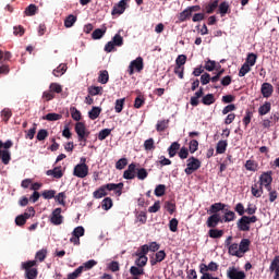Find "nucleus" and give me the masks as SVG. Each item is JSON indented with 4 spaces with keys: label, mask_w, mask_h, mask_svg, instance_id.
<instances>
[{
    "label": "nucleus",
    "mask_w": 279,
    "mask_h": 279,
    "mask_svg": "<svg viewBox=\"0 0 279 279\" xmlns=\"http://www.w3.org/2000/svg\"><path fill=\"white\" fill-rule=\"evenodd\" d=\"M123 182L120 183H107L101 185L98 190L93 193V197L95 199H101V197H106L108 195V191H114L118 197L123 195Z\"/></svg>",
    "instance_id": "f257e3e1"
},
{
    "label": "nucleus",
    "mask_w": 279,
    "mask_h": 279,
    "mask_svg": "<svg viewBox=\"0 0 279 279\" xmlns=\"http://www.w3.org/2000/svg\"><path fill=\"white\" fill-rule=\"evenodd\" d=\"M74 130L77 134L78 142L84 143L83 147H86V141H88V136H90V131L86 129V124L84 122H77Z\"/></svg>",
    "instance_id": "f03ea898"
},
{
    "label": "nucleus",
    "mask_w": 279,
    "mask_h": 279,
    "mask_svg": "<svg viewBox=\"0 0 279 279\" xmlns=\"http://www.w3.org/2000/svg\"><path fill=\"white\" fill-rule=\"evenodd\" d=\"M256 221H258V217L256 216H242L236 222L238 230L240 232H250V225L256 223Z\"/></svg>",
    "instance_id": "7ed1b4c3"
},
{
    "label": "nucleus",
    "mask_w": 279,
    "mask_h": 279,
    "mask_svg": "<svg viewBox=\"0 0 279 279\" xmlns=\"http://www.w3.org/2000/svg\"><path fill=\"white\" fill-rule=\"evenodd\" d=\"M36 267V260H27L22 263V269L25 270V277L27 279L38 278V268Z\"/></svg>",
    "instance_id": "20e7f679"
},
{
    "label": "nucleus",
    "mask_w": 279,
    "mask_h": 279,
    "mask_svg": "<svg viewBox=\"0 0 279 279\" xmlns=\"http://www.w3.org/2000/svg\"><path fill=\"white\" fill-rule=\"evenodd\" d=\"M12 141H7L5 143L0 141V159L4 165H10V160H12V156L10 155V147H12Z\"/></svg>",
    "instance_id": "39448f33"
},
{
    "label": "nucleus",
    "mask_w": 279,
    "mask_h": 279,
    "mask_svg": "<svg viewBox=\"0 0 279 279\" xmlns=\"http://www.w3.org/2000/svg\"><path fill=\"white\" fill-rule=\"evenodd\" d=\"M202 167V161L195 157H190L187 159L186 168L184 169V172L186 175H193L195 171H197Z\"/></svg>",
    "instance_id": "423d86ee"
},
{
    "label": "nucleus",
    "mask_w": 279,
    "mask_h": 279,
    "mask_svg": "<svg viewBox=\"0 0 279 279\" xmlns=\"http://www.w3.org/2000/svg\"><path fill=\"white\" fill-rule=\"evenodd\" d=\"M145 69V63L143 62V57H137L135 60L130 62V65L128 68L129 75H133L134 71L136 73H141Z\"/></svg>",
    "instance_id": "0eeeda50"
},
{
    "label": "nucleus",
    "mask_w": 279,
    "mask_h": 279,
    "mask_svg": "<svg viewBox=\"0 0 279 279\" xmlns=\"http://www.w3.org/2000/svg\"><path fill=\"white\" fill-rule=\"evenodd\" d=\"M227 278L229 279H245L247 276L245 271L239 270V268L231 266L227 269Z\"/></svg>",
    "instance_id": "6e6552de"
},
{
    "label": "nucleus",
    "mask_w": 279,
    "mask_h": 279,
    "mask_svg": "<svg viewBox=\"0 0 279 279\" xmlns=\"http://www.w3.org/2000/svg\"><path fill=\"white\" fill-rule=\"evenodd\" d=\"M63 221L64 217L62 216V208L58 207L52 211L50 222L53 226H62Z\"/></svg>",
    "instance_id": "1a4fd4ad"
},
{
    "label": "nucleus",
    "mask_w": 279,
    "mask_h": 279,
    "mask_svg": "<svg viewBox=\"0 0 279 279\" xmlns=\"http://www.w3.org/2000/svg\"><path fill=\"white\" fill-rule=\"evenodd\" d=\"M73 175H75V178H81V179L86 178V175H88V165L77 163L74 167Z\"/></svg>",
    "instance_id": "9d476101"
},
{
    "label": "nucleus",
    "mask_w": 279,
    "mask_h": 279,
    "mask_svg": "<svg viewBox=\"0 0 279 279\" xmlns=\"http://www.w3.org/2000/svg\"><path fill=\"white\" fill-rule=\"evenodd\" d=\"M219 223H223L221 215L219 214H211L206 221L207 228H215L216 226H219Z\"/></svg>",
    "instance_id": "9b49d317"
},
{
    "label": "nucleus",
    "mask_w": 279,
    "mask_h": 279,
    "mask_svg": "<svg viewBox=\"0 0 279 279\" xmlns=\"http://www.w3.org/2000/svg\"><path fill=\"white\" fill-rule=\"evenodd\" d=\"M136 163L132 162L128 166V169L123 172L124 180H134L136 178Z\"/></svg>",
    "instance_id": "f8f14e48"
},
{
    "label": "nucleus",
    "mask_w": 279,
    "mask_h": 279,
    "mask_svg": "<svg viewBox=\"0 0 279 279\" xmlns=\"http://www.w3.org/2000/svg\"><path fill=\"white\" fill-rule=\"evenodd\" d=\"M126 5H128L126 0H121L119 3H117L111 11L112 16H121V14L125 12Z\"/></svg>",
    "instance_id": "ddd939ff"
},
{
    "label": "nucleus",
    "mask_w": 279,
    "mask_h": 279,
    "mask_svg": "<svg viewBox=\"0 0 279 279\" xmlns=\"http://www.w3.org/2000/svg\"><path fill=\"white\" fill-rule=\"evenodd\" d=\"M274 172L271 171H267V172H263L259 177V186H265L267 184H271L274 182Z\"/></svg>",
    "instance_id": "4468645a"
},
{
    "label": "nucleus",
    "mask_w": 279,
    "mask_h": 279,
    "mask_svg": "<svg viewBox=\"0 0 279 279\" xmlns=\"http://www.w3.org/2000/svg\"><path fill=\"white\" fill-rule=\"evenodd\" d=\"M260 93L265 99H269L274 95V85L270 83H263L260 87Z\"/></svg>",
    "instance_id": "2eb2a0df"
},
{
    "label": "nucleus",
    "mask_w": 279,
    "mask_h": 279,
    "mask_svg": "<svg viewBox=\"0 0 279 279\" xmlns=\"http://www.w3.org/2000/svg\"><path fill=\"white\" fill-rule=\"evenodd\" d=\"M223 216L221 217L222 223H230L236 220V214L225 207Z\"/></svg>",
    "instance_id": "dca6fc26"
},
{
    "label": "nucleus",
    "mask_w": 279,
    "mask_h": 279,
    "mask_svg": "<svg viewBox=\"0 0 279 279\" xmlns=\"http://www.w3.org/2000/svg\"><path fill=\"white\" fill-rule=\"evenodd\" d=\"M226 208H230V206L223 203H215L209 207V213L210 215H219V213H221V210L223 213Z\"/></svg>",
    "instance_id": "f3484780"
},
{
    "label": "nucleus",
    "mask_w": 279,
    "mask_h": 279,
    "mask_svg": "<svg viewBox=\"0 0 279 279\" xmlns=\"http://www.w3.org/2000/svg\"><path fill=\"white\" fill-rule=\"evenodd\" d=\"M167 258V253L165 251H159L155 254V258H150L151 267L158 265V263H162Z\"/></svg>",
    "instance_id": "a211bd4d"
},
{
    "label": "nucleus",
    "mask_w": 279,
    "mask_h": 279,
    "mask_svg": "<svg viewBox=\"0 0 279 279\" xmlns=\"http://www.w3.org/2000/svg\"><path fill=\"white\" fill-rule=\"evenodd\" d=\"M201 97H204V87H199V89L194 94V96L191 97V106H193L194 108L199 106Z\"/></svg>",
    "instance_id": "6ab92c4d"
},
{
    "label": "nucleus",
    "mask_w": 279,
    "mask_h": 279,
    "mask_svg": "<svg viewBox=\"0 0 279 279\" xmlns=\"http://www.w3.org/2000/svg\"><path fill=\"white\" fill-rule=\"evenodd\" d=\"M46 175H52L56 180H60L64 175V172H62V167H56L52 170H47Z\"/></svg>",
    "instance_id": "aec40b11"
},
{
    "label": "nucleus",
    "mask_w": 279,
    "mask_h": 279,
    "mask_svg": "<svg viewBox=\"0 0 279 279\" xmlns=\"http://www.w3.org/2000/svg\"><path fill=\"white\" fill-rule=\"evenodd\" d=\"M250 239H242L239 244L240 254H245L246 252H250V245H251Z\"/></svg>",
    "instance_id": "412c9836"
},
{
    "label": "nucleus",
    "mask_w": 279,
    "mask_h": 279,
    "mask_svg": "<svg viewBox=\"0 0 279 279\" xmlns=\"http://www.w3.org/2000/svg\"><path fill=\"white\" fill-rule=\"evenodd\" d=\"M106 32H108L107 27L96 28L92 34L93 40H100V38H104V36H106Z\"/></svg>",
    "instance_id": "4be33fe9"
},
{
    "label": "nucleus",
    "mask_w": 279,
    "mask_h": 279,
    "mask_svg": "<svg viewBox=\"0 0 279 279\" xmlns=\"http://www.w3.org/2000/svg\"><path fill=\"white\" fill-rule=\"evenodd\" d=\"M269 112H271V102L269 101H266L258 108L259 117H265V114H269Z\"/></svg>",
    "instance_id": "5701e85b"
},
{
    "label": "nucleus",
    "mask_w": 279,
    "mask_h": 279,
    "mask_svg": "<svg viewBox=\"0 0 279 279\" xmlns=\"http://www.w3.org/2000/svg\"><path fill=\"white\" fill-rule=\"evenodd\" d=\"M147 254H149V245L144 244L137 251L135 252V256L142 257V258H147Z\"/></svg>",
    "instance_id": "b1692460"
},
{
    "label": "nucleus",
    "mask_w": 279,
    "mask_h": 279,
    "mask_svg": "<svg viewBox=\"0 0 279 279\" xmlns=\"http://www.w3.org/2000/svg\"><path fill=\"white\" fill-rule=\"evenodd\" d=\"M244 167L246 171H253V173H256V171H258V162L252 159L246 160Z\"/></svg>",
    "instance_id": "393cba45"
},
{
    "label": "nucleus",
    "mask_w": 279,
    "mask_h": 279,
    "mask_svg": "<svg viewBox=\"0 0 279 279\" xmlns=\"http://www.w3.org/2000/svg\"><path fill=\"white\" fill-rule=\"evenodd\" d=\"M251 193L253 197H263L264 191L262 185H258V183L253 184L251 187Z\"/></svg>",
    "instance_id": "a878e982"
},
{
    "label": "nucleus",
    "mask_w": 279,
    "mask_h": 279,
    "mask_svg": "<svg viewBox=\"0 0 279 279\" xmlns=\"http://www.w3.org/2000/svg\"><path fill=\"white\" fill-rule=\"evenodd\" d=\"M178 151H180V143L173 142L168 148L169 157L174 158Z\"/></svg>",
    "instance_id": "bb28decb"
},
{
    "label": "nucleus",
    "mask_w": 279,
    "mask_h": 279,
    "mask_svg": "<svg viewBox=\"0 0 279 279\" xmlns=\"http://www.w3.org/2000/svg\"><path fill=\"white\" fill-rule=\"evenodd\" d=\"M48 251L47 248H41L35 254L36 263H45V258H47Z\"/></svg>",
    "instance_id": "cd10ccee"
},
{
    "label": "nucleus",
    "mask_w": 279,
    "mask_h": 279,
    "mask_svg": "<svg viewBox=\"0 0 279 279\" xmlns=\"http://www.w3.org/2000/svg\"><path fill=\"white\" fill-rule=\"evenodd\" d=\"M66 73V64L61 63L59 66H57L53 71L52 74L54 77H62Z\"/></svg>",
    "instance_id": "c85d7f7f"
},
{
    "label": "nucleus",
    "mask_w": 279,
    "mask_h": 279,
    "mask_svg": "<svg viewBox=\"0 0 279 279\" xmlns=\"http://www.w3.org/2000/svg\"><path fill=\"white\" fill-rule=\"evenodd\" d=\"M228 250L231 256H236L238 258H241V256H243L241 255V251L239 250V244L236 243L229 245Z\"/></svg>",
    "instance_id": "c756f323"
},
{
    "label": "nucleus",
    "mask_w": 279,
    "mask_h": 279,
    "mask_svg": "<svg viewBox=\"0 0 279 279\" xmlns=\"http://www.w3.org/2000/svg\"><path fill=\"white\" fill-rule=\"evenodd\" d=\"M226 149H228V141L226 140L219 141L216 146V153L226 154Z\"/></svg>",
    "instance_id": "7c9ffc66"
},
{
    "label": "nucleus",
    "mask_w": 279,
    "mask_h": 279,
    "mask_svg": "<svg viewBox=\"0 0 279 279\" xmlns=\"http://www.w3.org/2000/svg\"><path fill=\"white\" fill-rule=\"evenodd\" d=\"M191 16H193L191 14V12L189 11V9L186 8L185 10H183L179 15H178V22L177 23H184L185 21H189V19H191Z\"/></svg>",
    "instance_id": "2f4dec72"
},
{
    "label": "nucleus",
    "mask_w": 279,
    "mask_h": 279,
    "mask_svg": "<svg viewBox=\"0 0 279 279\" xmlns=\"http://www.w3.org/2000/svg\"><path fill=\"white\" fill-rule=\"evenodd\" d=\"M218 10L221 16H226L228 12H230V3H228V1L221 2L218 7Z\"/></svg>",
    "instance_id": "473e14b6"
},
{
    "label": "nucleus",
    "mask_w": 279,
    "mask_h": 279,
    "mask_svg": "<svg viewBox=\"0 0 279 279\" xmlns=\"http://www.w3.org/2000/svg\"><path fill=\"white\" fill-rule=\"evenodd\" d=\"M208 236L210 239H221L223 236V230L213 228L208 231Z\"/></svg>",
    "instance_id": "72a5a7b5"
},
{
    "label": "nucleus",
    "mask_w": 279,
    "mask_h": 279,
    "mask_svg": "<svg viewBox=\"0 0 279 279\" xmlns=\"http://www.w3.org/2000/svg\"><path fill=\"white\" fill-rule=\"evenodd\" d=\"M100 114H101V108L99 107H93L92 110L88 112V117L92 121H95V119H99Z\"/></svg>",
    "instance_id": "f704fd0d"
},
{
    "label": "nucleus",
    "mask_w": 279,
    "mask_h": 279,
    "mask_svg": "<svg viewBox=\"0 0 279 279\" xmlns=\"http://www.w3.org/2000/svg\"><path fill=\"white\" fill-rule=\"evenodd\" d=\"M75 23H77V16L70 14L65 17L64 20V27H73V25H75Z\"/></svg>",
    "instance_id": "c9c22d12"
},
{
    "label": "nucleus",
    "mask_w": 279,
    "mask_h": 279,
    "mask_svg": "<svg viewBox=\"0 0 279 279\" xmlns=\"http://www.w3.org/2000/svg\"><path fill=\"white\" fill-rule=\"evenodd\" d=\"M215 101H216L215 95L213 94H207L202 98V104H204V106H213Z\"/></svg>",
    "instance_id": "e433bc0d"
},
{
    "label": "nucleus",
    "mask_w": 279,
    "mask_h": 279,
    "mask_svg": "<svg viewBox=\"0 0 279 279\" xmlns=\"http://www.w3.org/2000/svg\"><path fill=\"white\" fill-rule=\"evenodd\" d=\"M169 128V120H159L156 124L157 132H165Z\"/></svg>",
    "instance_id": "4c0bfd02"
},
{
    "label": "nucleus",
    "mask_w": 279,
    "mask_h": 279,
    "mask_svg": "<svg viewBox=\"0 0 279 279\" xmlns=\"http://www.w3.org/2000/svg\"><path fill=\"white\" fill-rule=\"evenodd\" d=\"M1 119H2V121H4V123H8V121H10V119H12V110L10 108H4L1 111Z\"/></svg>",
    "instance_id": "58836bf2"
},
{
    "label": "nucleus",
    "mask_w": 279,
    "mask_h": 279,
    "mask_svg": "<svg viewBox=\"0 0 279 279\" xmlns=\"http://www.w3.org/2000/svg\"><path fill=\"white\" fill-rule=\"evenodd\" d=\"M36 12H38V7H36V4H29L25 9L24 14H26V16H36Z\"/></svg>",
    "instance_id": "ea45409f"
},
{
    "label": "nucleus",
    "mask_w": 279,
    "mask_h": 279,
    "mask_svg": "<svg viewBox=\"0 0 279 279\" xmlns=\"http://www.w3.org/2000/svg\"><path fill=\"white\" fill-rule=\"evenodd\" d=\"M144 149L146 151H154V149H156V144L154 142V138H148L144 142Z\"/></svg>",
    "instance_id": "a19ab883"
},
{
    "label": "nucleus",
    "mask_w": 279,
    "mask_h": 279,
    "mask_svg": "<svg viewBox=\"0 0 279 279\" xmlns=\"http://www.w3.org/2000/svg\"><path fill=\"white\" fill-rule=\"evenodd\" d=\"M102 90H104V87L89 86L88 87V95H90V97H95L96 95H101Z\"/></svg>",
    "instance_id": "79ce46f5"
},
{
    "label": "nucleus",
    "mask_w": 279,
    "mask_h": 279,
    "mask_svg": "<svg viewBox=\"0 0 279 279\" xmlns=\"http://www.w3.org/2000/svg\"><path fill=\"white\" fill-rule=\"evenodd\" d=\"M219 8V0H214L213 2H210L209 4H207L205 7L206 13L207 14H213V12H215V9Z\"/></svg>",
    "instance_id": "37998d69"
},
{
    "label": "nucleus",
    "mask_w": 279,
    "mask_h": 279,
    "mask_svg": "<svg viewBox=\"0 0 279 279\" xmlns=\"http://www.w3.org/2000/svg\"><path fill=\"white\" fill-rule=\"evenodd\" d=\"M62 119V114L59 113H48L43 117L44 121H60Z\"/></svg>",
    "instance_id": "c03bdc74"
},
{
    "label": "nucleus",
    "mask_w": 279,
    "mask_h": 279,
    "mask_svg": "<svg viewBox=\"0 0 279 279\" xmlns=\"http://www.w3.org/2000/svg\"><path fill=\"white\" fill-rule=\"evenodd\" d=\"M83 271H84V266H80L73 272H70L68 275V279H77V278H80V276H82Z\"/></svg>",
    "instance_id": "a18cd8bd"
},
{
    "label": "nucleus",
    "mask_w": 279,
    "mask_h": 279,
    "mask_svg": "<svg viewBox=\"0 0 279 279\" xmlns=\"http://www.w3.org/2000/svg\"><path fill=\"white\" fill-rule=\"evenodd\" d=\"M257 59L258 57L254 52H251L247 54L246 61L244 62V64H248V66H254V64H256Z\"/></svg>",
    "instance_id": "49530a36"
},
{
    "label": "nucleus",
    "mask_w": 279,
    "mask_h": 279,
    "mask_svg": "<svg viewBox=\"0 0 279 279\" xmlns=\"http://www.w3.org/2000/svg\"><path fill=\"white\" fill-rule=\"evenodd\" d=\"M123 106H125V98L117 99L114 110L119 114L123 112Z\"/></svg>",
    "instance_id": "de8ad7c7"
},
{
    "label": "nucleus",
    "mask_w": 279,
    "mask_h": 279,
    "mask_svg": "<svg viewBox=\"0 0 279 279\" xmlns=\"http://www.w3.org/2000/svg\"><path fill=\"white\" fill-rule=\"evenodd\" d=\"M147 175H149V172H147V169L145 168H137L136 170V178L140 180H146Z\"/></svg>",
    "instance_id": "09e8293b"
},
{
    "label": "nucleus",
    "mask_w": 279,
    "mask_h": 279,
    "mask_svg": "<svg viewBox=\"0 0 279 279\" xmlns=\"http://www.w3.org/2000/svg\"><path fill=\"white\" fill-rule=\"evenodd\" d=\"M108 80H110V75L108 74V72L105 71H100V74L98 76V82L100 84H108Z\"/></svg>",
    "instance_id": "8fccbe9b"
},
{
    "label": "nucleus",
    "mask_w": 279,
    "mask_h": 279,
    "mask_svg": "<svg viewBox=\"0 0 279 279\" xmlns=\"http://www.w3.org/2000/svg\"><path fill=\"white\" fill-rule=\"evenodd\" d=\"M130 274L131 276H143L145 275V269L141 268V267H136V266H132L130 268Z\"/></svg>",
    "instance_id": "3c124183"
},
{
    "label": "nucleus",
    "mask_w": 279,
    "mask_h": 279,
    "mask_svg": "<svg viewBox=\"0 0 279 279\" xmlns=\"http://www.w3.org/2000/svg\"><path fill=\"white\" fill-rule=\"evenodd\" d=\"M166 191H167V185H165V184L157 185L155 189L156 197H162V195H165Z\"/></svg>",
    "instance_id": "603ef678"
},
{
    "label": "nucleus",
    "mask_w": 279,
    "mask_h": 279,
    "mask_svg": "<svg viewBox=\"0 0 279 279\" xmlns=\"http://www.w3.org/2000/svg\"><path fill=\"white\" fill-rule=\"evenodd\" d=\"M49 90H50L53 95H56V93H57L58 95H60V93H62V85H60V84H58V83H51V84L49 85Z\"/></svg>",
    "instance_id": "864d4df0"
},
{
    "label": "nucleus",
    "mask_w": 279,
    "mask_h": 279,
    "mask_svg": "<svg viewBox=\"0 0 279 279\" xmlns=\"http://www.w3.org/2000/svg\"><path fill=\"white\" fill-rule=\"evenodd\" d=\"M56 202L60 204L61 206H66V193L60 192L57 196H54Z\"/></svg>",
    "instance_id": "5fc2aeb1"
},
{
    "label": "nucleus",
    "mask_w": 279,
    "mask_h": 279,
    "mask_svg": "<svg viewBox=\"0 0 279 279\" xmlns=\"http://www.w3.org/2000/svg\"><path fill=\"white\" fill-rule=\"evenodd\" d=\"M250 71H252L251 65L247 63H244L239 71V77H245V75H247Z\"/></svg>",
    "instance_id": "6e6d98bb"
},
{
    "label": "nucleus",
    "mask_w": 279,
    "mask_h": 279,
    "mask_svg": "<svg viewBox=\"0 0 279 279\" xmlns=\"http://www.w3.org/2000/svg\"><path fill=\"white\" fill-rule=\"evenodd\" d=\"M112 206H113V203H112V198L110 197H106L101 203L102 210H110Z\"/></svg>",
    "instance_id": "4d7b16f0"
},
{
    "label": "nucleus",
    "mask_w": 279,
    "mask_h": 279,
    "mask_svg": "<svg viewBox=\"0 0 279 279\" xmlns=\"http://www.w3.org/2000/svg\"><path fill=\"white\" fill-rule=\"evenodd\" d=\"M143 106H145V96L140 95L135 98L134 108L140 109L143 108Z\"/></svg>",
    "instance_id": "13d9d810"
},
{
    "label": "nucleus",
    "mask_w": 279,
    "mask_h": 279,
    "mask_svg": "<svg viewBox=\"0 0 279 279\" xmlns=\"http://www.w3.org/2000/svg\"><path fill=\"white\" fill-rule=\"evenodd\" d=\"M70 112L74 121H80L82 119V112H80L77 108L75 107L70 108Z\"/></svg>",
    "instance_id": "bf43d9fd"
},
{
    "label": "nucleus",
    "mask_w": 279,
    "mask_h": 279,
    "mask_svg": "<svg viewBox=\"0 0 279 279\" xmlns=\"http://www.w3.org/2000/svg\"><path fill=\"white\" fill-rule=\"evenodd\" d=\"M128 167V158H121L116 162V169L123 171Z\"/></svg>",
    "instance_id": "052dcab7"
},
{
    "label": "nucleus",
    "mask_w": 279,
    "mask_h": 279,
    "mask_svg": "<svg viewBox=\"0 0 279 279\" xmlns=\"http://www.w3.org/2000/svg\"><path fill=\"white\" fill-rule=\"evenodd\" d=\"M116 47H123V37L121 34H116L111 40Z\"/></svg>",
    "instance_id": "680f3d73"
},
{
    "label": "nucleus",
    "mask_w": 279,
    "mask_h": 279,
    "mask_svg": "<svg viewBox=\"0 0 279 279\" xmlns=\"http://www.w3.org/2000/svg\"><path fill=\"white\" fill-rule=\"evenodd\" d=\"M86 230L84 229V227L80 226L74 228V230L72 231V236H77L78 239L81 236H84Z\"/></svg>",
    "instance_id": "e2e57ef3"
},
{
    "label": "nucleus",
    "mask_w": 279,
    "mask_h": 279,
    "mask_svg": "<svg viewBox=\"0 0 279 279\" xmlns=\"http://www.w3.org/2000/svg\"><path fill=\"white\" fill-rule=\"evenodd\" d=\"M41 196L44 199H53L56 197V191L54 190H45L41 193Z\"/></svg>",
    "instance_id": "0e129e2a"
},
{
    "label": "nucleus",
    "mask_w": 279,
    "mask_h": 279,
    "mask_svg": "<svg viewBox=\"0 0 279 279\" xmlns=\"http://www.w3.org/2000/svg\"><path fill=\"white\" fill-rule=\"evenodd\" d=\"M186 64V56L179 54L175 59V66H184Z\"/></svg>",
    "instance_id": "69168bd1"
},
{
    "label": "nucleus",
    "mask_w": 279,
    "mask_h": 279,
    "mask_svg": "<svg viewBox=\"0 0 279 279\" xmlns=\"http://www.w3.org/2000/svg\"><path fill=\"white\" fill-rule=\"evenodd\" d=\"M49 136V132L46 129H40L37 133V141H45Z\"/></svg>",
    "instance_id": "338daca9"
},
{
    "label": "nucleus",
    "mask_w": 279,
    "mask_h": 279,
    "mask_svg": "<svg viewBox=\"0 0 279 279\" xmlns=\"http://www.w3.org/2000/svg\"><path fill=\"white\" fill-rule=\"evenodd\" d=\"M147 260H149L148 257H137L135 259V265H136V267H140L143 269V267H145V265H147Z\"/></svg>",
    "instance_id": "774afa93"
}]
</instances>
